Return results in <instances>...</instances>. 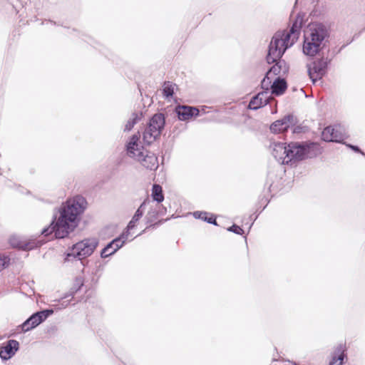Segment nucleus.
<instances>
[{"label": "nucleus", "mask_w": 365, "mask_h": 365, "mask_svg": "<svg viewBox=\"0 0 365 365\" xmlns=\"http://www.w3.org/2000/svg\"><path fill=\"white\" fill-rule=\"evenodd\" d=\"M264 105L262 103V101L259 99L258 97L255 96L249 103L248 108L250 110H257Z\"/></svg>", "instance_id": "b1692460"}, {"label": "nucleus", "mask_w": 365, "mask_h": 365, "mask_svg": "<svg viewBox=\"0 0 365 365\" xmlns=\"http://www.w3.org/2000/svg\"><path fill=\"white\" fill-rule=\"evenodd\" d=\"M269 92L267 91H264L262 92L259 93L256 95L257 97L259 98V100L262 101V103L266 106L269 103Z\"/></svg>", "instance_id": "bb28decb"}, {"label": "nucleus", "mask_w": 365, "mask_h": 365, "mask_svg": "<svg viewBox=\"0 0 365 365\" xmlns=\"http://www.w3.org/2000/svg\"><path fill=\"white\" fill-rule=\"evenodd\" d=\"M302 24V19L297 16L289 31H277L269 46L267 61L274 62L283 56L285 51L298 39Z\"/></svg>", "instance_id": "7ed1b4c3"}, {"label": "nucleus", "mask_w": 365, "mask_h": 365, "mask_svg": "<svg viewBox=\"0 0 365 365\" xmlns=\"http://www.w3.org/2000/svg\"><path fill=\"white\" fill-rule=\"evenodd\" d=\"M10 262L9 257L4 255H0V272L6 268Z\"/></svg>", "instance_id": "cd10ccee"}, {"label": "nucleus", "mask_w": 365, "mask_h": 365, "mask_svg": "<svg viewBox=\"0 0 365 365\" xmlns=\"http://www.w3.org/2000/svg\"><path fill=\"white\" fill-rule=\"evenodd\" d=\"M53 310L46 309L32 314L21 324V329L26 332L43 322L48 316L53 314Z\"/></svg>", "instance_id": "6e6552de"}, {"label": "nucleus", "mask_w": 365, "mask_h": 365, "mask_svg": "<svg viewBox=\"0 0 365 365\" xmlns=\"http://www.w3.org/2000/svg\"><path fill=\"white\" fill-rule=\"evenodd\" d=\"M19 344L16 340H9L6 345L0 350V357L2 360H8L11 359L18 351Z\"/></svg>", "instance_id": "2eb2a0df"}, {"label": "nucleus", "mask_w": 365, "mask_h": 365, "mask_svg": "<svg viewBox=\"0 0 365 365\" xmlns=\"http://www.w3.org/2000/svg\"><path fill=\"white\" fill-rule=\"evenodd\" d=\"M152 197L158 202H161L164 200L163 190L160 185L154 184L152 188Z\"/></svg>", "instance_id": "4be33fe9"}, {"label": "nucleus", "mask_w": 365, "mask_h": 365, "mask_svg": "<svg viewBox=\"0 0 365 365\" xmlns=\"http://www.w3.org/2000/svg\"><path fill=\"white\" fill-rule=\"evenodd\" d=\"M329 36L325 26L319 23L309 25L304 34L303 52L305 55L314 56L322 48L324 41Z\"/></svg>", "instance_id": "20e7f679"}, {"label": "nucleus", "mask_w": 365, "mask_h": 365, "mask_svg": "<svg viewBox=\"0 0 365 365\" xmlns=\"http://www.w3.org/2000/svg\"><path fill=\"white\" fill-rule=\"evenodd\" d=\"M293 124V116L287 115L280 120L274 121L270 125V130L272 133H281L287 130Z\"/></svg>", "instance_id": "4468645a"}, {"label": "nucleus", "mask_w": 365, "mask_h": 365, "mask_svg": "<svg viewBox=\"0 0 365 365\" xmlns=\"http://www.w3.org/2000/svg\"><path fill=\"white\" fill-rule=\"evenodd\" d=\"M98 245V240L96 238L84 239L74 244L67 252L64 259L65 262L73 261L77 259L81 260L93 254Z\"/></svg>", "instance_id": "39448f33"}, {"label": "nucleus", "mask_w": 365, "mask_h": 365, "mask_svg": "<svg viewBox=\"0 0 365 365\" xmlns=\"http://www.w3.org/2000/svg\"><path fill=\"white\" fill-rule=\"evenodd\" d=\"M227 230L236 233L237 235H242L244 233V230L240 227L236 225H233L232 226L230 227L227 229Z\"/></svg>", "instance_id": "c756f323"}, {"label": "nucleus", "mask_w": 365, "mask_h": 365, "mask_svg": "<svg viewBox=\"0 0 365 365\" xmlns=\"http://www.w3.org/2000/svg\"><path fill=\"white\" fill-rule=\"evenodd\" d=\"M140 133H138L132 135L126 145L127 154L129 157L135 158L138 153L143 152L144 148L140 144Z\"/></svg>", "instance_id": "f8f14e48"}, {"label": "nucleus", "mask_w": 365, "mask_h": 365, "mask_svg": "<svg viewBox=\"0 0 365 365\" xmlns=\"http://www.w3.org/2000/svg\"><path fill=\"white\" fill-rule=\"evenodd\" d=\"M270 76H267V73L266 74L265 77L263 78V80L262 81V88L263 89H265L266 91H269V84L271 83V81L269 80L270 79Z\"/></svg>", "instance_id": "c85d7f7f"}, {"label": "nucleus", "mask_w": 365, "mask_h": 365, "mask_svg": "<svg viewBox=\"0 0 365 365\" xmlns=\"http://www.w3.org/2000/svg\"><path fill=\"white\" fill-rule=\"evenodd\" d=\"M178 88V86L175 83H173L170 81H166L164 83L163 86V96L166 98L173 97L175 91Z\"/></svg>", "instance_id": "412c9836"}, {"label": "nucleus", "mask_w": 365, "mask_h": 365, "mask_svg": "<svg viewBox=\"0 0 365 365\" xmlns=\"http://www.w3.org/2000/svg\"><path fill=\"white\" fill-rule=\"evenodd\" d=\"M207 215H208V213L206 212H200V211H196L193 213V216L197 219H200V220L205 221L210 224L217 225L215 217H214L213 215L208 217Z\"/></svg>", "instance_id": "5701e85b"}, {"label": "nucleus", "mask_w": 365, "mask_h": 365, "mask_svg": "<svg viewBox=\"0 0 365 365\" xmlns=\"http://www.w3.org/2000/svg\"><path fill=\"white\" fill-rule=\"evenodd\" d=\"M146 205L145 202H143L138 209L136 210L135 215H133L131 220L129 222L128 226H127V231L124 233H128V235H129V230L133 229L135 227L136 222L140 220V218L143 216L144 212L145 206Z\"/></svg>", "instance_id": "aec40b11"}, {"label": "nucleus", "mask_w": 365, "mask_h": 365, "mask_svg": "<svg viewBox=\"0 0 365 365\" xmlns=\"http://www.w3.org/2000/svg\"><path fill=\"white\" fill-rule=\"evenodd\" d=\"M272 155L281 164H289L307 158L316 156L319 145L314 143H273L271 145Z\"/></svg>", "instance_id": "f03ea898"}, {"label": "nucleus", "mask_w": 365, "mask_h": 365, "mask_svg": "<svg viewBox=\"0 0 365 365\" xmlns=\"http://www.w3.org/2000/svg\"><path fill=\"white\" fill-rule=\"evenodd\" d=\"M139 120L140 117L138 116V115L137 113H133L132 115V118L130 120H128L127 123L125 124V130H130Z\"/></svg>", "instance_id": "393cba45"}, {"label": "nucleus", "mask_w": 365, "mask_h": 365, "mask_svg": "<svg viewBox=\"0 0 365 365\" xmlns=\"http://www.w3.org/2000/svg\"><path fill=\"white\" fill-rule=\"evenodd\" d=\"M165 125V117L163 113L155 114L143 133V142L150 145L160 135Z\"/></svg>", "instance_id": "423d86ee"}, {"label": "nucleus", "mask_w": 365, "mask_h": 365, "mask_svg": "<svg viewBox=\"0 0 365 365\" xmlns=\"http://www.w3.org/2000/svg\"><path fill=\"white\" fill-rule=\"evenodd\" d=\"M176 112L179 120H187L193 116H197L199 114V110L194 107L190 106H178L176 108Z\"/></svg>", "instance_id": "f3484780"}, {"label": "nucleus", "mask_w": 365, "mask_h": 365, "mask_svg": "<svg viewBox=\"0 0 365 365\" xmlns=\"http://www.w3.org/2000/svg\"><path fill=\"white\" fill-rule=\"evenodd\" d=\"M287 86L285 80L278 77L274 81L271 86L272 93L276 96L282 95L287 89Z\"/></svg>", "instance_id": "6ab92c4d"}, {"label": "nucleus", "mask_w": 365, "mask_h": 365, "mask_svg": "<svg viewBox=\"0 0 365 365\" xmlns=\"http://www.w3.org/2000/svg\"><path fill=\"white\" fill-rule=\"evenodd\" d=\"M282 57L277 59L275 61V64L269 68V70L267 71V76H271L272 74L277 76L279 75V76H283L286 75L289 71V66L284 60H280ZM268 63H272V62ZM274 63V61L273 62Z\"/></svg>", "instance_id": "dca6fc26"}, {"label": "nucleus", "mask_w": 365, "mask_h": 365, "mask_svg": "<svg viewBox=\"0 0 365 365\" xmlns=\"http://www.w3.org/2000/svg\"><path fill=\"white\" fill-rule=\"evenodd\" d=\"M345 346L342 344H339L334 349L329 365H343L344 359L346 357Z\"/></svg>", "instance_id": "a211bd4d"}, {"label": "nucleus", "mask_w": 365, "mask_h": 365, "mask_svg": "<svg viewBox=\"0 0 365 365\" xmlns=\"http://www.w3.org/2000/svg\"><path fill=\"white\" fill-rule=\"evenodd\" d=\"M349 147H350L352 150L356 151V152H359L361 153L362 155H364L365 154L364 153H362L360 149L357 147V146H355V145H349Z\"/></svg>", "instance_id": "7c9ffc66"}, {"label": "nucleus", "mask_w": 365, "mask_h": 365, "mask_svg": "<svg viewBox=\"0 0 365 365\" xmlns=\"http://www.w3.org/2000/svg\"><path fill=\"white\" fill-rule=\"evenodd\" d=\"M73 298L72 294H66L64 297H63L58 302L60 304H56L55 307H57L58 309H64L69 304L71 299Z\"/></svg>", "instance_id": "a878e982"}, {"label": "nucleus", "mask_w": 365, "mask_h": 365, "mask_svg": "<svg viewBox=\"0 0 365 365\" xmlns=\"http://www.w3.org/2000/svg\"><path fill=\"white\" fill-rule=\"evenodd\" d=\"M322 138L327 142L340 143L345 138L341 125L328 126L324 129Z\"/></svg>", "instance_id": "1a4fd4ad"}, {"label": "nucleus", "mask_w": 365, "mask_h": 365, "mask_svg": "<svg viewBox=\"0 0 365 365\" xmlns=\"http://www.w3.org/2000/svg\"><path fill=\"white\" fill-rule=\"evenodd\" d=\"M147 169L154 170L158 166V158L152 153L145 150L143 152L138 153L135 158Z\"/></svg>", "instance_id": "9b49d317"}, {"label": "nucleus", "mask_w": 365, "mask_h": 365, "mask_svg": "<svg viewBox=\"0 0 365 365\" xmlns=\"http://www.w3.org/2000/svg\"><path fill=\"white\" fill-rule=\"evenodd\" d=\"M329 63V60L327 58H322L308 65L309 76L313 83H315L324 76Z\"/></svg>", "instance_id": "0eeeda50"}, {"label": "nucleus", "mask_w": 365, "mask_h": 365, "mask_svg": "<svg viewBox=\"0 0 365 365\" xmlns=\"http://www.w3.org/2000/svg\"><path fill=\"white\" fill-rule=\"evenodd\" d=\"M86 205L82 196H76L68 200L59 210V216L52 221L51 225L41 231V234L48 236L54 233L56 238H64L77 226L78 216L81 214Z\"/></svg>", "instance_id": "f257e3e1"}, {"label": "nucleus", "mask_w": 365, "mask_h": 365, "mask_svg": "<svg viewBox=\"0 0 365 365\" xmlns=\"http://www.w3.org/2000/svg\"><path fill=\"white\" fill-rule=\"evenodd\" d=\"M127 239L128 233H123L120 237L113 240L101 252V257L106 258L113 255L123 246Z\"/></svg>", "instance_id": "9d476101"}, {"label": "nucleus", "mask_w": 365, "mask_h": 365, "mask_svg": "<svg viewBox=\"0 0 365 365\" xmlns=\"http://www.w3.org/2000/svg\"><path fill=\"white\" fill-rule=\"evenodd\" d=\"M9 243L13 247L23 250H31L39 246L38 242L27 240L19 236H12L9 239Z\"/></svg>", "instance_id": "ddd939ff"}]
</instances>
